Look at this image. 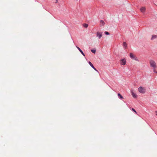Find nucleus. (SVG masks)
<instances>
[{
    "mask_svg": "<svg viewBox=\"0 0 157 157\" xmlns=\"http://www.w3.org/2000/svg\"><path fill=\"white\" fill-rule=\"evenodd\" d=\"M150 66L154 68L157 67V65L155 61L152 60H150L149 62Z\"/></svg>",
    "mask_w": 157,
    "mask_h": 157,
    "instance_id": "obj_1",
    "label": "nucleus"
},
{
    "mask_svg": "<svg viewBox=\"0 0 157 157\" xmlns=\"http://www.w3.org/2000/svg\"><path fill=\"white\" fill-rule=\"evenodd\" d=\"M139 92L142 94H144L145 92V89L144 87L140 86L138 89Z\"/></svg>",
    "mask_w": 157,
    "mask_h": 157,
    "instance_id": "obj_2",
    "label": "nucleus"
},
{
    "mask_svg": "<svg viewBox=\"0 0 157 157\" xmlns=\"http://www.w3.org/2000/svg\"><path fill=\"white\" fill-rule=\"evenodd\" d=\"M130 56L132 59H134L136 61H138L137 58L132 53H131L130 54Z\"/></svg>",
    "mask_w": 157,
    "mask_h": 157,
    "instance_id": "obj_3",
    "label": "nucleus"
},
{
    "mask_svg": "<svg viewBox=\"0 0 157 157\" xmlns=\"http://www.w3.org/2000/svg\"><path fill=\"white\" fill-rule=\"evenodd\" d=\"M120 63L121 65H124L126 64V60L125 59H122L120 60Z\"/></svg>",
    "mask_w": 157,
    "mask_h": 157,
    "instance_id": "obj_4",
    "label": "nucleus"
},
{
    "mask_svg": "<svg viewBox=\"0 0 157 157\" xmlns=\"http://www.w3.org/2000/svg\"><path fill=\"white\" fill-rule=\"evenodd\" d=\"M146 10V8L145 7H141L140 9V10L141 12L143 13H144L145 12Z\"/></svg>",
    "mask_w": 157,
    "mask_h": 157,
    "instance_id": "obj_5",
    "label": "nucleus"
},
{
    "mask_svg": "<svg viewBox=\"0 0 157 157\" xmlns=\"http://www.w3.org/2000/svg\"><path fill=\"white\" fill-rule=\"evenodd\" d=\"M102 36V33L98 32L97 33V36L98 37L99 39H100Z\"/></svg>",
    "mask_w": 157,
    "mask_h": 157,
    "instance_id": "obj_6",
    "label": "nucleus"
},
{
    "mask_svg": "<svg viewBox=\"0 0 157 157\" xmlns=\"http://www.w3.org/2000/svg\"><path fill=\"white\" fill-rule=\"evenodd\" d=\"M157 37V36L156 35H153L152 36L151 38V40H153L156 39Z\"/></svg>",
    "mask_w": 157,
    "mask_h": 157,
    "instance_id": "obj_7",
    "label": "nucleus"
},
{
    "mask_svg": "<svg viewBox=\"0 0 157 157\" xmlns=\"http://www.w3.org/2000/svg\"><path fill=\"white\" fill-rule=\"evenodd\" d=\"M89 64L90 65V66L95 71H97L96 69L94 67L93 65L92 64L91 62H89Z\"/></svg>",
    "mask_w": 157,
    "mask_h": 157,
    "instance_id": "obj_8",
    "label": "nucleus"
},
{
    "mask_svg": "<svg viewBox=\"0 0 157 157\" xmlns=\"http://www.w3.org/2000/svg\"><path fill=\"white\" fill-rule=\"evenodd\" d=\"M101 26H103L105 24V22L103 20H101L100 21Z\"/></svg>",
    "mask_w": 157,
    "mask_h": 157,
    "instance_id": "obj_9",
    "label": "nucleus"
},
{
    "mask_svg": "<svg viewBox=\"0 0 157 157\" xmlns=\"http://www.w3.org/2000/svg\"><path fill=\"white\" fill-rule=\"evenodd\" d=\"M123 46L125 49H126L127 47V44L126 42H124L123 44Z\"/></svg>",
    "mask_w": 157,
    "mask_h": 157,
    "instance_id": "obj_10",
    "label": "nucleus"
},
{
    "mask_svg": "<svg viewBox=\"0 0 157 157\" xmlns=\"http://www.w3.org/2000/svg\"><path fill=\"white\" fill-rule=\"evenodd\" d=\"M132 95L133 97L134 98H136L137 97V95L132 92Z\"/></svg>",
    "mask_w": 157,
    "mask_h": 157,
    "instance_id": "obj_11",
    "label": "nucleus"
},
{
    "mask_svg": "<svg viewBox=\"0 0 157 157\" xmlns=\"http://www.w3.org/2000/svg\"><path fill=\"white\" fill-rule=\"evenodd\" d=\"M78 49V50L84 56H85V55L84 54L83 52L82 51V50L78 47H76Z\"/></svg>",
    "mask_w": 157,
    "mask_h": 157,
    "instance_id": "obj_12",
    "label": "nucleus"
},
{
    "mask_svg": "<svg viewBox=\"0 0 157 157\" xmlns=\"http://www.w3.org/2000/svg\"><path fill=\"white\" fill-rule=\"evenodd\" d=\"M118 96L121 99L123 98V96L120 94H118Z\"/></svg>",
    "mask_w": 157,
    "mask_h": 157,
    "instance_id": "obj_13",
    "label": "nucleus"
},
{
    "mask_svg": "<svg viewBox=\"0 0 157 157\" xmlns=\"http://www.w3.org/2000/svg\"><path fill=\"white\" fill-rule=\"evenodd\" d=\"M83 25L84 27L86 28H87L88 27V25L86 24H84Z\"/></svg>",
    "mask_w": 157,
    "mask_h": 157,
    "instance_id": "obj_14",
    "label": "nucleus"
},
{
    "mask_svg": "<svg viewBox=\"0 0 157 157\" xmlns=\"http://www.w3.org/2000/svg\"><path fill=\"white\" fill-rule=\"evenodd\" d=\"M91 51L94 53H95L96 52L95 50H91Z\"/></svg>",
    "mask_w": 157,
    "mask_h": 157,
    "instance_id": "obj_15",
    "label": "nucleus"
},
{
    "mask_svg": "<svg viewBox=\"0 0 157 157\" xmlns=\"http://www.w3.org/2000/svg\"><path fill=\"white\" fill-rule=\"evenodd\" d=\"M105 33L106 35H109V33L107 31L105 32Z\"/></svg>",
    "mask_w": 157,
    "mask_h": 157,
    "instance_id": "obj_16",
    "label": "nucleus"
},
{
    "mask_svg": "<svg viewBox=\"0 0 157 157\" xmlns=\"http://www.w3.org/2000/svg\"><path fill=\"white\" fill-rule=\"evenodd\" d=\"M132 110L134 112H135V113H136V110H135L133 108H132Z\"/></svg>",
    "mask_w": 157,
    "mask_h": 157,
    "instance_id": "obj_17",
    "label": "nucleus"
},
{
    "mask_svg": "<svg viewBox=\"0 0 157 157\" xmlns=\"http://www.w3.org/2000/svg\"><path fill=\"white\" fill-rule=\"evenodd\" d=\"M155 68H153V71L155 73L156 72V70L155 69Z\"/></svg>",
    "mask_w": 157,
    "mask_h": 157,
    "instance_id": "obj_18",
    "label": "nucleus"
},
{
    "mask_svg": "<svg viewBox=\"0 0 157 157\" xmlns=\"http://www.w3.org/2000/svg\"><path fill=\"white\" fill-rule=\"evenodd\" d=\"M155 115L157 116V111H155Z\"/></svg>",
    "mask_w": 157,
    "mask_h": 157,
    "instance_id": "obj_19",
    "label": "nucleus"
},
{
    "mask_svg": "<svg viewBox=\"0 0 157 157\" xmlns=\"http://www.w3.org/2000/svg\"><path fill=\"white\" fill-rule=\"evenodd\" d=\"M58 2V0H56V3Z\"/></svg>",
    "mask_w": 157,
    "mask_h": 157,
    "instance_id": "obj_20",
    "label": "nucleus"
},
{
    "mask_svg": "<svg viewBox=\"0 0 157 157\" xmlns=\"http://www.w3.org/2000/svg\"><path fill=\"white\" fill-rule=\"evenodd\" d=\"M155 73H157V71H156V72Z\"/></svg>",
    "mask_w": 157,
    "mask_h": 157,
    "instance_id": "obj_21",
    "label": "nucleus"
}]
</instances>
